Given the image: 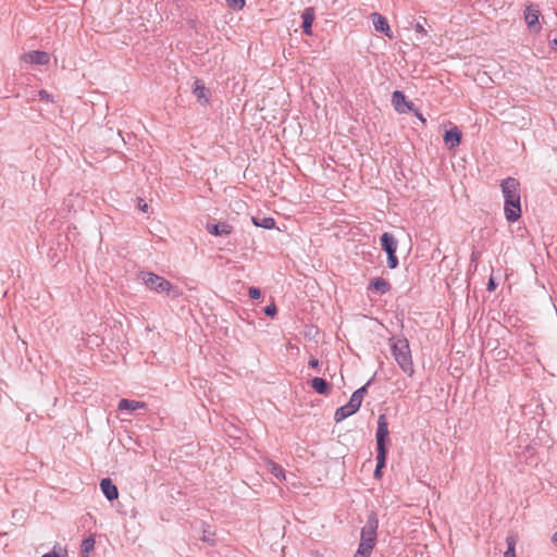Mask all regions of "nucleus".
<instances>
[{"label":"nucleus","mask_w":557,"mask_h":557,"mask_svg":"<svg viewBox=\"0 0 557 557\" xmlns=\"http://www.w3.org/2000/svg\"><path fill=\"white\" fill-rule=\"evenodd\" d=\"M502 191L505 198L504 213L509 223L517 222L521 218L520 183L515 177L502 181Z\"/></svg>","instance_id":"f257e3e1"},{"label":"nucleus","mask_w":557,"mask_h":557,"mask_svg":"<svg viewBox=\"0 0 557 557\" xmlns=\"http://www.w3.org/2000/svg\"><path fill=\"white\" fill-rule=\"evenodd\" d=\"M392 355L399 368L409 376L414 373L411 349L407 338L393 339L391 344Z\"/></svg>","instance_id":"f03ea898"},{"label":"nucleus","mask_w":557,"mask_h":557,"mask_svg":"<svg viewBox=\"0 0 557 557\" xmlns=\"http://www.w3.org/2000/svg\"><path fill=\"white\" fill-rule=\"evenodd\" d=\"M379 528L377 515L371 511L367 518V522L361 529L359 547L372 553L376 544V531Z\"/></svg>","instance_id":"7ed1b4c3"},{"label":"nucleus","mask_w":557,"mask_h":557,"mask_svg":"<svg viewBox=\"0 0 557 557\" xmlns=\"http://www.w3.org/2000/svg\"><path fill=\"white\" fill-rule=\"evenodd\" d=\"M140 277L144 281L145 285L150 289L157 293H166L175 298L180 295V293L175 289L172 283L164 277L154 274L152 272H141Z\"/></svg>","instance_id":"20e7f679"},{"label":"nucleus","mask_w":557,"mask_h":557,"mask_svg":"<svg viewBox=\"0 0 557 557\" xmlns=\"http://www.w3.org/2000/svg\"><path fill=\"white\" fill-rule=\"evenodd\" d=\"M376 447L388 448L391 445L388 422L386 414L381 413L377 418V429L375 434Z\"/></svg>","instance_id":"39448f33"},{"label":"nucleus","mask_w":557,"mask_h":557,"mask_svg":"<svg viewBox=\"0 0 557 557\" xmlns=\"http://www.w3.org/2000/svg\"><path fill=\"white\" fill-rule=\"evenodd\" d=\"M540 16L541 12L536 5L530 4L525 8L524 20L529 29L533 33H539L541 30V25L539 21Z\"/></svg>","instance_id":"423d86ee"},{"label":"nucleus","mask_w":557,"mask_h":557,"mask_svg":"<svg viewBox=\"0 0 557 557\" xmlns=\"http://www.w3.org/2000/svg\"><path fill=\"white\" fill-rule=\"evenodd\" d=\"M392 103L398 113L413 111V103L407 101L406 96L400 90H395L392 95Z\"/></svg>","instance_id":"0eeeda50"},{"label":"nucleus","mask_w":557,"mask_h":557,"mask_svg":"<svg viewBox=\"0 0 557 557\" xmlns=\"http://www.w3.org/2000/svg\"><path fill=\"white\" fill-rule=\"evenodd\" d=\"M371 380H369L363 386L356 389L350 396L349 401L346 404L347 409L352 410V412H357L361 406L362 399L368 392V387L371 384Z\"/></svg>","instance_id":"6e6552de"},{"label":"nucleus","mask_w":557,"mask_h":557,"mask_svg":"<svg viewBox=\"0 0 557 557\" xmlns=\"http://www.w3.org/2000/svg\"><path fill=\"white\" fill-rule=\"evenodd\" d=\"M22 60L29 64L46 65L50 61V55L46 51H30L22 55Z\"/></svg>","instance_id":"1a4fd4ad"},{"label":"nucleus","mask_w":557,"mask_h":557,"mask_svg":"<svg viewBox=\"0 0 557 557\" xmlns=\"http://www.w3.org/2000/svg\"><path fill=\"white\" fill-rule=\"evenodd\" d=\"M206 230L214 236H227L233 233V225L227 222L207 223Z\"/></svg>","instance_id":"9d476101"},{"label":"nucleus","mask_w":557,"mask_h":557,"mask_svg":"<svg viewBox=\"0 0 557 557\" xmlns=\"http://www.w3.org/2000/svg\"><path fill=\"white\" fill-rule=\"evenodd\" d=\"M371 18H372L373 26L376 32L383 33L385 36H387L391 39L394 37L385 16H383L382 14H380L377 12H374L371 14Z\"/></svg>","instance_id":"9b49d317"},{"label":"nucleus","mask_w":557,"mask_h":557,"mask_svg":"<svg viewBox=\"0 0 557 557\" xmlns=\"http://www.w3.org/2000/svg\"><path fill=\"white\" fill-rule=\"evenodd\" d=\"M461 138L462 133L457 126L447 129L443 137L444 143L448 149H454L458 147L461 143Z\"/></svg>","instance_id":"f8f14e48"},{"label":"nucleus","mask_w":557,"mask_h":557,"mask_svg":"<svg viewBox=\"0 0 557 557\" xmlns=\"http://www.w3.org/2000/svg\"><path fill=\"white\" fill-rule=\"evenodd\" d=\"M314 17H315V10L313 7H307L302 11V13H301V18H302L301 29H302L304 34H306V35L312 34V24H313Z\"/></svg>","instance_id":"ddd939ff"},{"label":"nucleus","mask_w":557,"mask_h":557,"mask_svg":"<svg viewBox=\"0 0 557 557\" xmlns=\"http://www.w3.org/2000/svg\"><path fill=\"white\" fill-rule=\"evenodd\" d=\"M100 488L108 500L112 502L119 497V490L110 478L100 481Z\"/></svg>","instance_id":"4468645a"},{"label":"nucleus","mask_w":557,"mask_h":557,"mask_svg":"<svg viewBox=\"0 0 557 557\" xmlns=\"http://www.w3.org/2000/svg\"><path fill=\"white\" fill-rule=\"evenodd\" d=\"M381 247L386 252V255L389 253H396L398 243L393 234L385 232L381 235L380 238Z\"/></svg>","instance_id":"2eb2a0df"},{"label":"nucleus","mask_w":557,"mask_h":557,"mask_svg":"<svg viewBox=\"0 0 557 557\" xmlns=\"http://www.w3.org/2000/svg\"><path fill=\"white\" fill-rule=\"evenodd\" d=\"M312 389L320 395H327L332 391V384L325 379L315 376L310 381Z\"/></svg>","instance_id":"dca6fc26"},{"label":"nucleus","mask_w":557,"mask_h":557,"mask_svg":"<svg viewBox=\"0 0 557 557\" xmlns=\"http://www.w3.org/2000/svg\"><path fill=\"white\" fill-rule=\"evenodd\" d=\"M193 92L200 103H208L210 98V90L201 83V81L197 79L195 82Z\"/></svg>","instance_id":"f3484780"},{"label":"nucleus","mask_w":557,"mask_h":557,"mask_svg":"<svg viewBox=\"0 0 557 557\" xmlns=\"http://www.w3.org/2000/svg\"><path fill=\"white\" fill-rule=\"evenodd\" d=\"M146 408H147L146 403L138 401V400H131V399H126V398L121 399L117 405V409L121 411L122 410L135 411L138 409H146Z\"/></svg>","instance_id":"a211bd4d"},{"label":"nucleus","mask_w":557,"mask_h":557,"mask_svg":"<svg viewBox=\"0 0 557 557\" xmlns=\"http://www.w3.org/2000/svg\"><path fill=\"white\" fill-rule=\"evenodd\" d=\"M265 469L278 481L285 480V470L276 462L267 459L264 461Z\"/></svg>","instance_id":"6ab92c4d"},{"label":"nucleus","mask_w":557,"mask_h":557,"mask_svg":"<svg viewBox=\"0 0 557 557\" xmlns=\"http://www.w3.org/2000/svg\"><path fill=\"white\" fill-rule=\"evenodd\" d=\"M368 288L374 289V290L379 292L380 294H385V293L389 292L391 284L382 277H375L371 281Z\"/></svg>","instance_id":"aec40b11"},{"label":"nucleus","mask_w":557,"mask_h":557,"mask_svg":"<svg viewBox=\"0 0 557 557\" xmlns=\"http://www.w3.org/2000/svg\"><path fill=\"white\" fill-rule=\"evenodd\" d=\"M252 223L256 226H259V227H262V228H265V230H271V228H273L275 226V220L273 218H270V216H264V218L253 216L252 218Z\"/></svg>","instance_id":"412c9836"},{"label":"nucleus","mask_w":557,"mask_h":557,"mask_svg":"<svg viewBox=\"0 0 557 557\" xmlns=\"http://www.w3.org/2000/svg\"><path fill=\"white\" fill-rule=\"evenodd\" d=\"M95 549V539L89 536L84 539L81 544V554L83 557H88L89 554Z\"/></svg>","instance_id":"4be33fe9"},{"label":"nucleus","mask_w":557,"mask_h":557,"mask_svg":"<svg viewBox=\"0 0 557 557\" xmlns=\"http://www.w3.org/2000/svg\"><path fill=\"white\" fill-rule=\"evenodd\" d=\"M388 448L376 447V468L384 469L386 466Z\"/></svg>","instance_id":"5701e85b"},{"label":"nucleus","mask_w":557,"mask_h":557,"mask_svg":"<svg viewBox=\"0 0 557 557\" xmlns=\"http://www.w3.org/2000/svg\"><path fill=\"white\" fill-rule=\"evenodd\" d=\"M507 549L504 553V557H516V544L517 539L515 535H508L506 537Z\"/></svg>","instance_id":"b1692460"},{"label":"nucleus","mask_w":557,"mask_h":557,"mask_svg":"<svg viewBox=\"0 0 557 557\" xmlns=\"http://www.w3.org/2000/svg\"><path fill=\"white\" fill-rule=\"evenodd\" d=\"M354 413L355 412H352V410L347 409V406L344 405L336 409L335 414H334V420L336 422H341V421L345 420L346 418L352 416Z\"/></svg>","instance_id":"393cba45"},{"label":"nucleus","mask_w":557,"mask_h":557,"mask_svg":"<svg viewBox=\"0 0 557 557\" xmlns=\"http://www.w3.org/2000/svg\"><path fill=\"white\" fill-rule=\"evenodd\" d=\"M201 541L208 543L209 545L213 546L215 545L216 539H215V532L210 530V527L202 530V535L200 537Z\"/></svg>","instance_id":"a878e982"},{"label":"nucleus","mask_w":557,"mask_h":557,"mask_svg":"<svg viewBox=\"0 0 557 557\" xmlns=\"http://www.w3.org/2000/svg\"><path fill=\"white\" fill-rule=\"evenodd\" d=\"M226 4L233 10H242L246 4V0H226Z\"/></svg>","instance_id":"bb28decb"},{"label":"nucleus","mask_w":557,"mask_h":557,"mask_svg":"<svg viewBox=\"0 0 557 557\" xmlns=\"http://www.w3.org/2000/svg\"><path fill=\"white\" fill-rule=\"evenodd\" d=\"M263 312L267 317H270V318H274L277 313V308L275 306L274 302L268 305L264 309H263Z\"/></svg>","instance_id":"cd10ccee"},{"label":"nucleus","mask_w":557,"mask_h":557,"mask_svg":"<svg viewBox=\"0 0 557 557\" xmlns=\"http://www.w3.org/2000/svg\"><path fill=\"white\" fill-rule=\"evenodd\" d=\"M387 267L389 269H396L398 267V258L396 253L387 255Z\"/></svg>","instance_id":"c85d7f7f"},{"label":"nucleus","mask_w":557,"mask_h":557,"mask_svg":"<svg viewBox=\"0 0 557 557\" xmlns=\"http://www.w3.org/2000/svg\"><path fill=\"white\" fill-rule=\"evenodd\" d=\"M248 295L251 299H259L261 297V290L258 287H249Z\"/></svg>","instance_id":"c756f323"},{"label":"nucleus","mask_w":557,"mask_h":557,"mask_svg":"<svg viewBox=\"0 0 557 557\" xmlns=\"http://www.w3.org/2000/svg\"><path fill=\"white\" fill-rule=\"evenodd\" d=\"M413 29L421 34L422 36H426V30L424 28V26L422 25V23L420 22H417L414 25H413Z\"/></svg>","instance_id":"7c9ffc66"},{"label":"nucleus","mask_w":557,"mask_h":557,"mask_svg":"<svg viewBox=\"0 0 557 557\" xmlns=\"http://www.w3.org/2000/svg\"><path fill=\"white\" fill-rule=\"evenodd\" d=\"M497 288V283L495 282V278L491 276L487 282L486 289L488 292H494Z\"/></svg>","instance_id":"2f4dec72"},{"label":"nucleus","mask_w":557,"mask_h":557,"mask_svg":"<svg viewBox=\"0 0 557 557\" xmlns=\"http://www.w3.org/2000/svg\"><path fill=\"white\" fill-rule=\"evenodd\" d=\"M370 555H371V552L362 549L358 546V549H357L356 554L354 555V557H370Z\"/></svg>","instance_id":"473e14b6"},{"label":"nucleus","mask_w":557,"mask_h":557,"mask_svg":"<svg viewBox=\"0 0 557 557\" xmlns=\"http://www.w3.org/2000/svg\"><path fill=\"white\" fill-rule=\"evenodd\" d=\"M39 98H40L41 100H51V96H50V94H49L47 90H44V89H41V90L39 91Z\"/></svg>","instance_id":"72a5a7b5"},{"label":"nucleus","mask_w":557,"mask_h":557,"mask_svg":"<svg viewBox=\"0 0 557 557\" xmlns=\"http://www.w3.org/2000/svg\"><path fill=\"white\" fill-rule=\"evenodd\" d=\"M138 208L143 211V212H147L148 211V205L143 200V199H138Z\"/></svg>","instance_id":"f704fd0d"},{"label":"nucleus","mask_w":557,"mask_h":557,"mask_svg":"<svg viewBox=\"0 0 557 557\" xmlns=\"http://www.w3.org/2000/svg\"><path fill=\"white\" fill-rule=\"evenodd\" d=\"M309 367L317 369L319 367V360L314 357H311L308 362Z\"/></svg>","instance_id":"c9c22d12"},{"label":"nucleus","mask_w":557,"mask_h":557,"mask_svg":"<svg viewBox=\"0 0 557 557\" xmlns=\"http://www.w3.org/2000/svg\"><path fill=\"white\" fill-rule=\"evenodd\" d=\"M116 140H120L121 143L125 144L124 138L122 137L121 131H117L115 140H112L113 145H116Z\"/></svg>","instance_id":"e433bc0d"},{"label":"nucleus","mask_w":557,"mask_h":557,"mask_svg":"<svg viewBox=\"0 0 557 557\" xmlns=\"http://www.w3.org/2000/svg\"><path fill=\"white\" fill-rule=\"evenodd\" d=\"M373 476L375 479H380L382 476V469H379V468L375 467V470L373 472Z\"/></svg>","instance_id":"4c0bfd02"},{"label":"nucleus","mask_w":557,"mask_h":557,"mask_svg":"<svg viewBox=\"0 0 557 557\" xmlns=\"http://www.w3.org/2000/svg\"><path fill=\"white\" fill-rule=\"evenodd\" d=\"M41 557H60V555L55 552H50V553L42 555Z\"/></svg>","instance_id":"58836bf2"},{"label":"nucleus","mask_w":557,"mask_h":557,"mask_svg":"<svg viewBox=\"0 0 557 557\" xmlns=\"http://www.w3.org/2000/svg\"><path fill=\"white\" fill-rule=\"evenodd\" d=\"M550 47L554 49V50H557V38L553 39L550 42H549Z\"/></svg>","instance_id":"ea45409f"},{"label":"nucleus","mask_w":557,"mask_h":557,"mask_svg":"<svg viewBox=\"0 0 557 557\" xmlns=\"http://www.w3.org/2000/svg\"><path fill=\"white\" fill-rule=\"evenodd\" d=\"M416 115L418 116V119H420L423 123H425V119L423 117V115L421 113H419L418 111H416Z\"/></svg>","instance_id":"a19ab883"},{"label":"nucleus","mask_w":557,"mask_h":557,"mask_svg":"<svg viewBox=\"0 0 557 557\" xmlns=\"http://www.w3.org/2000/svg\"><path fill=\"white\" fill-rule=\"evenodd\" d=\"M552 542L557 544V531L553 534Z\"/></svg>","instance_id":"79ce46f5"}]
</instances>
